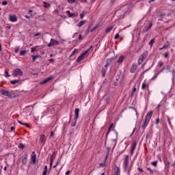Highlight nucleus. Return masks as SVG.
I'll return each instance as SVG.
<instances>
[{
  "instance_id": "1",
  "label": "nucleus",
  "mask_w": 175,
  "mask_h": 175,
  "mask_svg": "<svg viewBox=\"0 0 175 175\" xmlns=\"http://www.w3.org/2000/svg\"><path fill=\"white\" fill-rule=\"evenodd\" d=\"M129 10V5H124L115 12V16L118 18H124L126 13Z\"/></svg>"
},
{
  "instance_id": "2",
  "label": "nucleus",
  "mask_w": 175,
  "mask_h": 175,
  "mask_svg": "<svg viewBox=\"0 0 175 175\" xmlns=\"http://www.w3.org/2000/svg\"><path fill=\"white\" fill-rule=\"evenodd\" d=\"M123 169L124 172H127L128 174H131L132 170V164L129 165V156L125 155L123 161Z\"/></svg>"
},
{
  "instance_id": "3",
  "label": "nucleus",
  "mask_w": 175,
  "mask_h": 175,
  "mask_svg": "<svg viewBox=\"0 0 175 175\" xmlns=\"http://www.w3.org/2000/svg\"><path fill=\"white\" fill-rule=\"evenodd\" d=\"M151 117H152V111L148 112L145 116L144 124L142 125L143 129H146L147 125H148V122H150V120H151Z\"/></svg>"
},
{
  "instance_id": "4",
  "label": "nucleus",
  "mask_w": 175,
  "mask_h": 175,
  "mask_svg": "<svg viewBox=\"0 0 175 175\" xmlns=\"http://www.w3.org/2000/svg\"><path fill=\"white\" fill-rule=\"evenodd\" d=\"M1 93L2 94V95H4L5 96H8V98H16V94H14L12 92L2 90H1Z\"/></svg>"
},
{
  "instance_id": "5",
  "label": "nucleus",
  "mask_w": 175,
  "mask_h": 175,
  "mask_svg": "<svg viewBox=\"0 0 175 175\" xmlns=\"http://www.w3.org/2000/svg\"><path fill=\"white\" fill-rule=\"evenodd\" d=\"M23 70H21L20 68H15L12 70V76L14 77H18L20 76H23Z\"/></svg>"
},
{
  "instance_id": "6",
  "label": "nucleus",
  "mask_w": 175,
  "mask_h": 175,
  "mask_svg": "<svg viewBox=\"0 0 175 175\" xmlns=\"http://www.w3.org/2000/svg\"><path fill=\"white\" fill-rule=\"evenodd\" d=\"M80 111V109L78 108H76L75 110V118L74 121L71 123V126H76V124L77 123V118H79V113Z\"/></svg>"
},
{
  "instance_id": "7",
  "label": "nucleus",
  "mask_w": 175,
  "mask_h": 175,
  "mask_svg": "<svg viewBox=\"0 0 175 175\" xmlns=\"http://www.w3.org/2000/svg\"><path fill=\"white\" fill-rule=\"evenodd\" d=\"M58 44H59V41L54 40V38H51L47 46L49 47H52V46H57Z\"/></svg>"
},
{
  "instance_id": "8",
  "label": "nucleus",
  "mask_w": 175,
  "mask_h": 175,
  "mask_svg": "<svg viewBox=\"0 0 175 175\" xmlns=\"http://www.w3.org/2000/svg\"><path fill=\"white\" fill-rule=\"evenodd\" d=\"M113 175H121V169L120 167L116 165L113 168Z\"/></svg>"
},
{
  "instance_id": "9",
  "label": "nucleus",
  "mask_w": 175,
  "mask_h": 175,
  "mask_svg": "<svg viewBox=\"0 0 175 175\" xmlns=\"http://www.w3.org/2000/svg\"><path fill=\"white\" fill-rule=\"evenodd\" d=\"M85 54H87V51L83 52L77 59V62H80L81 61H83V59L85 58Z\"/></svg>"
},
{
  "instance_id": "10",
  "label": "nucleus",
  "mask_w": 175,
  "mask_h": 175,
  "mask_svg": "<svg viewBox=\"0 0 175 175\" xmlns=\"http://www.w3.org/2000/svg\"><path fill=\"white\" fill-rule=\"evenodd\" d=\"M113 132L115 133L116 135V138L112 139V143H113V147H116V144H117V139L118 137V133L116 131L113 130Z\"/></svg>"
},
{
  "instance_id": "11",
  "label": "nucleus",
  "mask_w": 175,
  "mask_h": 175,
  "mask_svg": "<svg viewBox=\"0 0 175 175\" xmlns=\"http://www.w3.org/2000/svg\"><path fill=\"white\" fill-rule=\"evenodd\" d=\"M17 16L16 15H9V21L11 23H16L17 22Z\"/></svg>"
},
{
  "instance_id": "12",
  "label": "nucleus",
  "mask_w": 175,
  "mask_h": 175,
  "mask_svg": "<svg viewBox=\"0 0 175 175\" xmlns=\"http://www.w3.org/2000/svg\"><path fill=\"white\" fill-rule=\"evenodd\" d=\"M50 80H53V76L45 78L42 81L40 82V84H46V83H48V81H50Z\"/></svg>"
},
{
  "instance_id": "13",
  "label": "nucleus",
  "mask_w": 175,
  "mask_h": 175,
  "mask_svg": "<svg viewBox=\"0 0 175 175\" xmlns=\"http://www.w3.org/2000/svg\"><path fill=\"white\" fill-rule=\"evenodd\" d=\"M137 70V64H133L131 69H130V72L131 73H135Z\"/></svg>"
},
{
  "instance_id": "14",
  "label": "nucleus",
  "mask_w": 175,
  "mask_h": 175,
  "mask_svg": "<svg viewBox=\"0 0 175 175\" xmlns=\"http://www.w3.org/2000/svg\"><path fill=\"white\" fill-rule=\"evenodd\" d=\"M136 146H137V144L136 143V142H134L132 143L131 148V155L135 152V149L136 148Z\"/></svg>"
},
{
  "instance_id": "15",
  "label": "nucleus",
  "mask_w": 175,
  "mask_h": 175,
  "mask_svg": "<svg viewBox=\"0 0 175 175\" xmlns=\"http://www.w3.org/2000/svg\"><path fill=\"white\" fill-rule=\"evenodd\" d=\"M136 146H137V144L136 143V142H134L132 143L131 148V155L135 152V149L136 148Z\"/></svg>"
},
{
  "instance_id": "16",
  "label": "nucleus",
  "mask_w": 175,
  "mask_h": 175,
  "mask_svg": "<svg viewBox=\"0 0 175 175\" xmlns=\"http://www.w3.org/2000/svg\"><path fill=\"white\" fill-rule=\"evenodd\" d=\"M124 59H125V57L124 55H120L117 60V64H118V65H121V64L124 62Z\"/></svg>"
},
{
  "instance_id": "17",
  "label": "nucleus",
  "mask_w": 175,
  "mask_h": 175,
  "mask_svg": "<svg viewBox=\"0 0 175 175\" xmlns=\"http://www.w3.org/2000/svg\"><path fill=\"white\" fill-rule=\"evenodd\" d=\"M31 163H33V165L34 163H36V154H35V152H32Z\"/></svg>"
},
{
  "instance_id": "18",
  "label": "nucleus",
  "mask_w": 175,
  "mask_h": 175,
  "mask_svg": "<svg viewBox=\"0 0 175 175\" xmlns=\"http://www.w3.org/2000/svg\"><path fill=\"white\" fill-rule=\"evenodd\" d=\"M146 88H147V90H148L149 85H148V83H147V81H146V80H144L142 85V90H144Z\"/></svg>"
},
{
  "instance_id": "19",
  "label": "nucleus",
  "mask_w": 175,
  "mask_h": 175,
  "mask_svg": "<svg viewBox=\"0 0 175 175\" xmlns=\"http://www.w3.org/2000/svg\"><path fill=\"white\" fill-rule=\"evenodd\" d=\"M21 83H23V81L20 79L11 81V84H21Z\"/></svg>"
},
{
  "instance_id": "20",
  "label": "nucleus",
  "mask_w": 175,
  "mask_h": 175,
  "mask_svg": "<svg viewBox=\"0 0 175 175\" xmlns=\"http://www.w3.org/2000/svg\"><path fill=\"white\" fill-rule=\"evenodd\" d=\"M40 142L42 144H44L46 143V136H44V135L40 136Z\"/></svg>"
},
{
  "instance_id": "21",
  "label": "nucleus",
  "mask_w": 175,
  "mask_h": 175,
  "mask_svg": "<svg viewBox=\"0 0 175 175\" xmlns=\"http://www.w3.org/2000/svg\"><path fill=\"white\" fill-rule=\"evenodd\" d=\"M152 28V23H150L148 26L146 27L144 32H147V31H150V29Z\"/></svg>"
},
{
  "instance_id": "22",
  "label": "nucleus",
  "mask_w": 175,
  "mask_h": 175,
  "mask_svg": "<svg viewBox=\"0 0 175 175\" xmlns=\"http://www.w3.org/2000/svg\"><path fill=\"white\" fill-rule=\"evenodd\" d=\"M113 59H114V57H111V58L107 59V63L105 64V66H109V65H110V64H111V62H113Z\"/></svg>"
},
{
  "instance_id": "23",
  "label": "nucleus",
  "mask_w": 175,
  "mask_h": 175,
  "mask_svg": "<svg viewBox=\"0 0 175 175\" xmlns=\"http://www.w3.org/2000/svg\"><path fill=\"white\" fill-rule=\"evenodd\" d=\"M27 156H23L22 157V163L23 165H27Z\"/></svg>"
},
{
  "instance_id": "24",
  "label": "nucleus",
  "mask_w": 175,
  "mask_h": 175,
  "mask_svg": "<svg viewBox=\"0 0 175 175\" xmlns=\"http://www.w3.org/2000/svg\"><path fill=\"white\" fill-rule=\"evenodd\" d=\"M85 23H87V21H81L78 23L77 27H79V28H81V27H83V25H84V24H85Z\"/></svg>"
},
{
  "instance_id": "25",
  "label": "nucleus",
  "mask_w": 175,
  "mask_h": 175,
  "mask_svg": "<svg viewBox=\"0 0 175 175\" xmlns=\"http://www.w3.org/2000/svg\"><path fill=\"white\" fill-rule=\"evenodd\" d=\"M44 8H49L50 6H51V4L50 3H47L46 1H43Z\"/></svg>"
},
{
  "instance_id": "26",
  "label": "nucleus",
  "mask_w": 175,
  "mask_h": 175,
  "mask_svg": "<svg viewBox=\"0 0 175 175\" xmlns=\"http://www.w3.org/2000/svg\"><path fill=\"white\" fill-rule=\"evenodd\" d=\"M107 72V66H105V67L103 68V77H105V75H106Z\"/></svg>"
},
{
  "instance_id": "27",
  "label": "nucleus",
  "mask_w": 175,
  "mask_h": 175,
  "mask_svg": "<svg viewBox=\"0 0 175 175\" xmlns=\"http://www.w3.org/2000/svg\"><path fill=\"white\" fill-rule=\"evenodd\" d=\"M39 47H40V46H36L31 47V53H35V51H36V49H39Z\"/></svg>"
},
{
  "instance_id": "28",
  "label": "nucleus",
  "mask_w": 175,
  "mask_h": 175,
  "mask_svg": "<svg viewBox=\"0 0 175 175\" xmlns=\"http://www.w3.org/2000/svg\"><path fill=\"white\" fill-rule=\"evenodd\" d=\"M146 53H142V54L139 56V59H141V60H142V61H144V59H146Z\"/></svg>"
},
{
  "instance_id": "29",
  "label": "nucleus",
  "mask_w": 175,
  "mask_h": 175,
  "mask_svg": "<svg viewBox=\"0 0 175 175\" xmlns=\"http://www.w3.org/2000/svg\"><path fill=\"white\" fill-rule=\"evenodd\" d=\"M113 26H109V27H107L105 30V32L107 33H109V32H111V30L113 29Z\"/></svg>"
},
{
  "instance_id": "30",
  "label": "nucleus",
  "mask_w": 175,
  "mask_h": 175,
  "mask_svg": "<svg viewBox=\"0 0 175 175\" xmlns=\"http://www.w3.org/2000/svg\"><path fill=\"white\" fill-rule=\"evenodd\" d=\"M18 124H21V125H25V126H27V128H29V124H28V123L25 122L23 123V122L18 120Z\"/></svg>"
},
{
  "instance_id": "31",
  "label": "nucleus",
  "mask_w": 175,
  "mask_h": 175,
  "mask_svg": "<svg viewBox=\"0 0 175 175\" xmlns=\"http://www.w3.org/2000/svg\"><path fill=\"white\" fill-rule=\"evenodd\" d=\"M47 174V165H45L44 167V171L42 172V175H46Z\"/></svg>"
},
{
  "instance_id": "32",
  "label": "nucleus",
  "mask_w": 175,
  "mask_h": 175,
  "mask_svg": "<svg viewBox=\"0 0 175 175\" xmlns=\"http://www.w3.org/2000/svg\"><path fill=\"white\" fill-rule=\"evenodd\" d=\"M162 66H163V62L161 60L158 63V67L159 68H162Z\"/></svg>"
},
{
  "instance_id": "33",
  "label": "nucleus",
  "mask_w": 175,
  "mask_h": 175,
  "mask_svg": "<svg viewBox=\"0 0 175 175\" xmlns=\"http://www.w3.org/2000/svg\"><path fill=\"white\" fill-rule=\"evenodd\" d=\"M154 43H155V40L152 39L149 42V46H150V47H152V44H154Z\"/></svg>"
},
{
  "instance_id": "34",
  "label": "nucleus",
  "mask_w": 175,
  "mask_h": 175,
  "mask_svg": "<svg viewBox=\"0 0 175 175\" xmlns=\"http://www.w3.org/2000/svg\"><path fill=\"white\" fill-rule=\"evenodd\" d=\"M33 60L32 62H35L36 61V58H39V55H31Z\"/></svg>"
},
{
  "instance_id": "35",
  "label": "nucleus",
  "mask_w": 175,
  "mask_h": 175,
  "mask_svg": "<svg viewBox=\"0 0 175 175\" xmlns=\"http://www.w3.org/2000/svg\"><path fill=\"white\" fill-rule=\"evenodd\" d=\"M167 47H169V44L163 45V47L159 48V50H163V49H167Z\"/></svg>"
},
{
  "instance_id": "36",
  "label": "nucleus",
  "mask_w": 175,
  "mask_h": 175,
  "mask_svg": "<svg viewBox=\"0 0 175 175\" xmlns=\"http://www.w3.org/2000/svg\"><path fill=\"white\" fill-rule=\"evenodd\" d=\"M77 53V49H74V51L72 52L70 57H73V55H75Z\"/></svg>"
},
{
  "instance_id": "37",
  "label": "nucleus",
  "mask_w": 175,
  "mask_h": 175,
  "mask_svg": "<svg viewBox=\"0 0 175 175\" xmlns=\"http://www.w3.org/2000/svg\"><path fill=\"white\" fill-rule=\"evenodd\" d=\"M4 76L5 77H10V75L9 74V72L8 71H6V70H5V75Z\"/></svg>"
},
{
  "instance_id": "38",
  "label": "nucleus",
  "mask_w": 175,
  "mask_h": 175,
  "mask_svg": "<svg viewBox=\"0 0 175 175\" xmlns=\"http://www.w3.org/2000/svg\"><path fill=\"white\" fill-rule=\"evenodd\" d=\"M27 53V51H21L19 55H25V54Z\"/></svg>"
},
{
  "instance_id": "39",
  "label": "nucleus",
  "mask_w": 175,
  "mask_h": 175,
  "mask_svg": "<svg viewBox=\"0 0 175 175\" xmlns=\"http://www.w3.org/2000/svg\"><path fill=\"white\" fill-rule=\"evenodd\" d=\"M80 18L81 19L84 18V16H85V14L84 13V12H83L81 14H80Z\"/></svg>"
},
{
  "instance_id": "40",
  "label": "nucleus",
  "mask_w": 175,
  "mask_h": 175,
  "mask_svg": "<svg viewBox=\"0 0 175 175\" xmlns=\"http://www.w3.org/2000/svg\"><path fill=\"white\" fill-rule=\"evenodd\" d=\"M151 165H152V166H157V165H158V161H152V162L151 163Z\"/></svg>"
},
{
  "instance_id": "41",
  "label": "nucleus",
  "mask_w": 175,
  "mask_h": 175,
  "mask_svg": "<svg viewBox=\"0 0 175 175\" xmlns=\"http://www.w3.org/2000/svg\"><path fill=\"white\" fill-rule=\"evenodd\" d=\"M67 2L68 3H75V2H76V0H67Z\"/></svg>"
},
{
  "instance_id": "42",
  "label": "nucleus",
  "mask_w": 175,
  "mask_h": 175,
  "mask_svg": "<svg viewBox=\"0 0 175 175\" xmlns=\"http://www.w3.org/2000/svg\"><path fill=\"white\" fill-rule=\"evenodd\" d=\"M61 163L60 161H58L56 162V164L53 166L54 168L57 167V166H58V165H59Z\"/></svg>"
},
{
  "instance_id": "43",
  "label": "nucleus",
  "mask_w": 175,
  "mask_h": 175,
  "mask_svg": "<svg viewBox=\"0 0 175 175\" xmlns=\"http://www.w3.org/2000/svg\"><path fill=\"white\" fill-rule=\"evenodd\" d=\"M137 64H138V65H142V64H143V60H141L140 59H138Z\"/></svg>"
},
{
  "instance_id": "44",
  "label": "nucleus",
  "mask_w": 175,
  "mask_h": 175,
  "mask_svg": "<svg viewBox=\"0 0 175 175\" xmlns=\"http://www.w3.org/2000/svg\"><path fill=\"white\" fill-rule=\"evenodd\" d=\"M18 50H20V46H16L14 50L15 53H18Z\"/></svg>"
},
{
  "instance_id": "45",
  "label": "nucleus",
  "mask_w": 175,
  "mask_h": 175,
  "mask_svg": "<svg viewBox=\"0 0 175 175\" xmlns=\"http://www.w3.org/2000/svg\"><path fill=\"white\" fill-rule=\"evenodd\" d=\"M157 77H158V75H154L150 80L152 81H154V80H155V79H157Z\"/></svg>"
},
{
  "instance_id": "46",
  "label": "nucleus",
  "mask_w": 175,
  "mask_h": 175,
  "mask_svg": "<svg viewBox=\"0 0 175 175\" xmlns=\"http://www.w3.org/2000/svg\"><path fill=\"white\" fill-rule=\"evenodd\" d=\"M40 35H42V33L40 32H38V33L33 35V38H35L36 36H40Z\"/></svg>"
},
{
  "instance_id": "47",
  "label": "nucleus",
  "mask_w": 175,
  "mask_h": 175,
  "mask_svg": "<svg viewBox=\"0 0 175 175\" xmlns=\"http://www.w3.org/2000/svg\"><path fill=\"white\" fill-rule=\"evenodd\" d=\"M133 92H136V87H134V88H133V92H132V94H131L132 96H133Z\"/></svg>"
},
{
  "instance_id": "48",
  "label": "nucleus",
  "mask_w": 175,
  "mask_h": 175,
  "mask_svg": "<svg viewBox=\"0 0 175 175\" xmlns=\"http://www.w3.org/2000/svg\"><path fill=\"white\" fill-rule=\"evenodd\" d=\"M118 38H120V33H117L115 37H114V39H118Z\"/></svg>"
},
{
  "instance_id": "49",
  "label": "nucleus",
  "mask_w": 175,
  "mask_h": 175,
  "mask_svg": "<svg viewBox=\"0 0 175 175\" xmlns=\"http://www.w3.org/2000/svg\"><path fill=\"white\" fill-rule=\"evenodd\" d=\"M147 170H149V172H150V173H154V170H152L150 167H148Z\"/></svg>"
},
{
  "instance_id": "50",
  "label": "nucleus",
  "mask_w": 175,
  "mask_h": 175,
  "mask_svg": "<svg viewBox=\"0 0 175 175\" xmlns=\"http://www.w3.org/2000/svg\"><path fill=\"white\" fill-rule=\"evenodd\" d=\"M165 58H167V57L169 55V53L167 52H165L164 54H163Z\"/></svg>"
},
{
  "instance_id": "51",
  "label": "nucleus",
  "mask_w": 175,
  "mask_h": 175,
  "mask_svg": "<svg viewBox=\"0 0 175 175\" xmlns=\"http://www.w3.org/2000/svg\"><path fill=\"white\" fill-rule=\"evenodd\" d=\"M14 129H16L15 126H12L10 127L11 132H13V131H14Z\"/></svg>"
},
{
  "instance_id": "52",
  "label": "nucleus",
  "mask_w": 175,
  "mask_h": 175,
  "mask_svg": "<svg viewBox=\"0 0 175 175\" xmlns=\"http://www.w3.org/2000/svg\"><path fill=\"white\" fill-rule=\"evenodd\" d=\"M98 165H99V166H102V167L106 166V163H99Z\"/></svg>"
},
{
  "instance_id": "53",
  "label": "nucleus",
  "mask_w": 175,
  "mask_h": 175,
  "mask_svg": "<svg viewBox=\"0 0 175 175\" xmlns=\"http://www.w3.org/2000/svg\"><path fill=\"white\" fill-rule=\"evenodd\" d=\"M66 14H68V17H69V16H70V14H72V13H70V10H67V11L66 12Z\"/></svg>"
},
{
  "instance_id": "54",
  "label": "nucleus",
  "mask_w": 175,
  "mask_h": 175,
  "mask_svg": "<svg viewBox=\"0 0 175 175\" xmlns=\"http://www.w3.org/2000/svg\"><path fill=\"white\" fill-rule=\"evenodd\" d=\"M97 28H98V26L93 27L92 29L91 30V32H94V31H95V29H96Z\"/></svg>"
},
{
  "instance_id": "55",
  "label": "nucleus",
  "mask_w": 175,
  "mask_h": 175,
  "mask_svg": "<svg viewBox=\"0 0 175 175\" xmlns=\"http://www.w3.org/2000/svg\"><path fill=\"white\" fill-rule=\"evenodd\" d=\"M19 147L23 150L24 148V144H20Z\"/></svg>"
},
{
  "instance_id": "56",
  "label": "nucleus",
  "mask_w": 175,
  "mask_h": 175,
  "mask_svg": "<svg viewBox=\"0 0 175 175\" xmlns=\"http://www.w3.org/2000/svg\"><path fill=\"white\" fill-rule=\"evenodd\" d=\"M2 5H8V1H3L2 2Z\"/></svg>"
},
{
  "instance_id": "57",
  "label": "nucleus",
  "mask_w": 175,
  "mask_h": 175,
  "mask_svg": "<svg viewBox=\"0 0 175 175\" xmlns=\"http://www.w3.org/2000/svg\"><path fill=\"white\" fill-rule=\"evenodd\" d=\"M70 174V170H68L66 172V175H69Z\"/></svg>"
},
{
  "instance_id": "58",
  "label": "nucleus",
  "mask_w": 175,
  "mask_h": 175,
  "mask_svg": "<svg viewBox=\"0 0 175 175\" xmlns=\"http://www.w3.org/2000/svg\"><path fill=\"white\" fill-rule=\"evenodd\" d=\"M53 166V159H51L50 167Z\"/></svg>"
},
{
  "instance_id": "59",
  "label": "nucleus",
  "mask_w": 175,
  "mask_h": 175,
  "mask_svg": "<svg viewBox=\"0 0 175 175\" xmlns=\"http://www.w3.org/2000/svg\"><path fill=\"white\" fill-rule=\"evenodd\" d=\"M50 136H51V137H53V136H54V131L51 132Z\"/></svg>"
},
{
  "instance_id": "60",
  "label": "nucleus",
  "mask_w": 175,
  "mask_h": 175,
  "mask_svg": "<svg viewBox=\"0 0 175 175\" xmlns=\"http://www.w3.org/2000/svg\"><path fill=\"white\" fill-rule=\"evenodd\" d=\"M165 16H166V14H161L159 15V17H165Z\"/></svg>"
},
{
  "instance_id": "61",
  "label": "nucleus",
  "mask_w": 175,
  "mask_h": 175,
  "mask_svg": "<svg viewBox=\"0 0 175 175\" xmlns=\"http://www.w3.org/2000/svg\"><path fill=\"white\" fill-rule=\"evenodd\" d=\"M113 124H111L110 125H109V131H111V128H113Z\"/></svg>"
},
{
  "instance_id": "62",
  "label": "nucleus",
  "mask_w": 175,
  "mask_h": 175,
  "mask_svg": "<svg viewBox=\"0 0 175 175\" xmlns=\"http://www.w3.org/2000/svg\"><path fill=\"white\" fill-rule=\"evenodd\" d=\"M75 14H71L69 15L68 17H75Z\"/></svg>"
},
{
  "instance_id": "63",
  "label": "nucleus",
  "mask_w": 175,
  "mask_h": 175,
  "mask_svg": "<svg viewBox=\"0 0 175 175\" xmlns=\"http://www.w3.org/2000/svg\"><path fill=\"white\" fill-rule=\"evenodd\" d=\"M91 49H92V46H91L88 50H86L85 51H87V53H88V51H90V50H91Z\"/></svg>"
},
{
  "instance_id": "64",
  "label": "nucleus",
  "mask_w": 175,
  "mask_h": 175,
  "mask_svg": "<svg viewBox=\"0 0 175 175\" xmlns=\"http://www.w3.org/2000/svg\"><path fill=\"white\" fill-rule=\"evenodd\" d=\"M156 124H159V118H157V119L156 120Z\"/></svg>"
}]
</instances>
